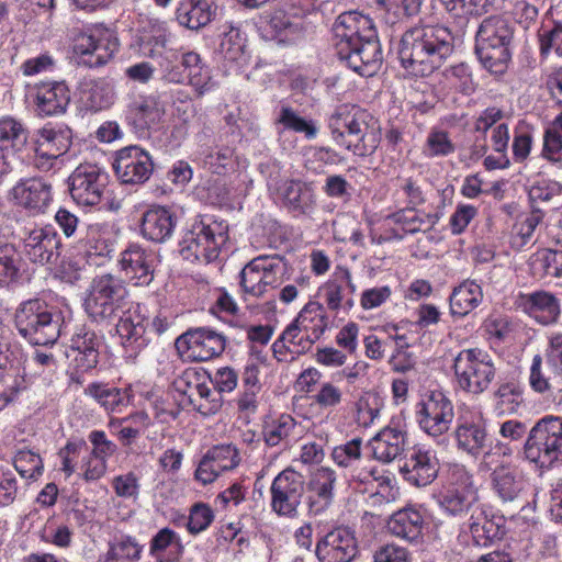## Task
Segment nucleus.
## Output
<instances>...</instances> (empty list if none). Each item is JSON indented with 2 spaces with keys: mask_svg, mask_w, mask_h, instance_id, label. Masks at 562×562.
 <instances>
[{
  "mask_svg": "<svg viewBox=\"0 0 562 562\" xmlns=\"http://www.w3.org/2000/svg\"><path fill=\"white\" fill-rule=\"evenodd\" d=\"M215 13L216 7L210 0H182L176 12L179 24L192 31L207 25Z\"/></svg>",
  "mask_w": 562,
  "mask_h": 562,
  "instance_id": "35",
  "label": "nucleus"
},
{
  "mask_svg": "<svg viewBox=\"0 0 562 562\" xmlns=\"http://www.w3.org/2000/svg\"><path fill=\"white\" fill-rule=\"evenodd\" d=\"M336 52L340 60L363 77H372L383 61L378 32L371 18L357 11L338 15L334 24Z\"/></svg>",
  "mask_w": 562,
  "mask_h": 562,
  "instance_id": "1",
  "label": "nucleus"
},
{
  "mask_svg": "<svg viewBox=\"0 0 562 562\" xmlns=\"http://www.w3.org/2000/svg\"><path fill=\"white\" fill-rule=\"evenodd\" d=\"M158 119V104L153 98H139L133 101L126 111L127 125L139 136L146 135L150 125Z\"/></svg>",
  "mask_w": 562,
  "mask_h": 562,
  "instance_id": "38",
  "label": "nucleus"
},
{
  "mask_svg": "<svg viewBox=\"0 0 562 562\" xmlns=\"http://www.w3.org/2000/svg\"><path fill=\"white\" fill-rule=\"evenodd\" d=\"M415 414L420 429L436 438L450 429L454 408L451 400L443 392L429 391L417 403Z\"/></svg>",
  "mask_w": 562,
  "mask_h": 562,
  "instance_id": "12",
  "label": "nucleus"
},
{
  "mask_svg": "<svg viewBox=\"0 0 562 562\" xmlns=\"http://www.w3.org/2000/svg\"><path fill=\"white\" fill-rule=\"evenodd\" d=\"M83 392L106 412H114L120 406H126L131 398L128 389H119L101 382L90 383Z\"/></svg>",
  "mask_w": 562,
  "mask_h": 562,
  "instance_id": "39",
  "label": "nucleus"
},
{
  "mask_svg": "<svg viewBox=\"0 0 562 562\" xmlns=\"http://www.w3.org/2000/svg\"><path fill=\"white\" fill-rule=\"evenodd\" d=\"M406 445V431L395 426L384 427L368 443L372 457L382 463H391L401 457Z\"/></svg>",
  "mask_w": 562,
  "mask_h": 562,
  "instance_id": "27",
  "label": "nucleus"
},
{
  "mask_svg": "<svg viewBox=\"0 0 562 562\" xmlns=\"http://www.w3.org/2000/svg\"><path fill=\"white\" fill-rule=\"evenodd\" d=\"M27 140V132L20 122L12 117L0 120V147L21 149Z\"/></svg>",
  "mask_w": 562,
  "mask_h": 562,
  "instance_id": "54",
  "label": "nucleus"
},
{
  "mask_svg": "<svg viewBox=\"0 0 562 562\" xmlns=\"http://www.w3.org/2000/svg\"><path fill=\"white\" fill-rule=\"evenodd\" d=\"M313 401L322 409H331L342 402L341 390L330 382L323 383L318 392L313 396Z\"/></svg>",
  "mask_w": 562,
  "mask_h": 562,
  "instance_id": "62",
  "label": "nucleus"
},
{
  "mask_svg": "<svg viewBox=\"0 0 562 562\" xmlns=\"http://www.w3.org/2000/svg\"><path fill=\"white\" fill-rule=\"evenodd\" d=\"M319 562H351L358 553L353 531L348 527H338L318 540L315 550Z\"/></svg>",
  "mask_w": 562,
  "mask_h": 562,
  "instance_id": "18",
  "label": "nucleus"
},
{
  "mask_svg": "<svg viewBox=\"0 0 562 562\" xmlns=\"http://www.w3.org/2000/svg\"><path fill=\"white\" fill-rule=\"evenodd\" d=\"M61 243L56 229L49 225L34 228L23 239V251L33 263H54L60 256Z\"/></svg>",
  "mask_w": 562,
  "mask_h": 562,
  "instance_id": "21",
  "label": "nucleus"
},
{
  "mask_svg": "<svg viewBox=\"0 0 562 562\" xmlns=\"http://www.w3.org/2000/svg\"><path fill=\"white\" fill-rule=\"evenodd\" d=\"M479 501L473 475L464 467H454L450 471L447 486L438 496L440 508L449 516L465 518L482 506Z\"/></svg>",
  "mask_w": 562,
  "mask_h": 562,
  "instance_id": "9",
  "label": "nucleus"
},
{
  "mask_svg": "<svg viewBox=\"0 0 562 562\" xmlns=\"http://www.w3.org/2000/svg\"><path fill=\"white\" fill-rule=\"evenodd\" d=\"M143 547L131 536L115 538L109 546L104 562H131L139 560Z\"/></svg>",
  "mask_w": 562,
  "mask_h": 562,
  "instance_id": "48",
  "label": "nucleus"
},
{
  "mask_svg": "<svg viewBox=\"0 0 562 562\" xmlns=\"http://www.w3.org/2000/svg\"><path fill=\"white\" fill-rule=\"evenodd\" d=\"M452 370L458 389L472 396L486 392L496 376L492 357L481 348L460 350L453 359Z\"/></svg>",
  "mask_w": 562,
  "mask_h": 562,
  "instance_id": "8",
  "label": "nucleus"
},
{
  "mask_svg": "<svg viewBox=\"0 0 562 562\" xmlns=\"http://www.w3.org/2000/svg\"><path fill=\"white\" fill-rule=\"evenodd\" d=\"M119 48V42L109 32L81 34L76 40L75 52L82 58V64L89 67L105 65Z\"/></svg>",
  "mask_w": 562,
  "mask_h": 562,
  "instance_id": "22",
  "label": "nucleus"
},
{
  "mask_svg": "<svg viewBox=\"0 0 562 562\" xmlns=\"http://www.w3.org/2000/svg\"><path fill=\"white\" fill-rule=\"evenodd\" d=\"M543 212L537 206L526 216L521 217L513 227L512 243L516 247H524L530 241L535 229L543 220Z\"/></svg>",
  "mask_w": 562,
  "mask_h": 562,
  "instance_id": "51",
  "label": "nucleus"
},
{
  "mask_svg": "<svg viewBox=\"0 0 562 562\" xmlns=\"http://www.w3.org/2000/svg\"><path fill=\"white\" fill-rule=\"evenodd\" d=\"M168 549H175V553L179 554L182 551L180 537L176 531L166 527L160 529L150 540L149 553L158 562H169L164 560V553Z\"/></svg>",
  "mask_w": 562,
  "mask_h": 562,
  "instance_id": "52",
  "label": "nucleus"
},
{
  "mask_svg": "<svg viewBox=\"0 0 562 562\" xmlns=\"http://www.w3.org/2000/svg\"><path fill=\"white\" fill-rule=\"evenodd\" d=\"M23 259L14 244H0V286H8L21 276Z\"/></svg>",
  "mask_w": 562,
  "mask_h": 562,
  "instance_id": "47",
  "label": "nucleus"
},
{
  "mask_svg": "<svg viewBox=\"0 0 562 562\" xmlns=\"http://www.w3.org/2000/svg\"><path fill=\"white\" fill-rule=\"evenodd\" d=\"M356 285L352 283L351 274L348 269H340L322 288L321 293L329 310L338 311L340 308H351L353 306L352 294Z\"/></svg>",
  "mask_w": 562,
  "mask_h": 562,
  "instance_id": "32",
  "label": "nucleus"
},
{
  "mask_svg": "<svg viewBox=\"0 0 562 562\" xmlns=\"http://www.w3.org/2000/svg\"><path fill=\"white\" fill-rule=\"evenodd\" d=\"M519 306L542 325L555 323L561 313L558 297L543 290L520 295Z\"/></svg>",
  "mask_w": 562,
  "mask_h": 562,
  "instance_id": "28",
  "label": "nucleus"
},
{
  "mask_svg": "<svg viewBox=\"0 0 562 562\" xmlns=\"http://www.w3.org/2000/svg\"><path fill=\"white\" fill-rule=\"evenodd\" d=\"M190 405L204 416L214 415L221 409L223 398L220 392L214 387L212 379L204 378L198 390L194 402Z\"/></svg>",
  "mask_w": 562,
  "mask_h": 562,
  "instance_id": "50",
  "label": "nucleus"
},
{
  "mask_svg": "<svg viewBox=\"0 0 562 562\" xmlns=\"http://www.w3.org/2000/svg\"><path fill=\"white\" fill-rule=\"evenodd\" d=\"M529 267L539 279L562 278V250L541 249L530 257Z\"/></svg>",
  "mask_w": 562,
  "mask_h": 562,
  "instance_id": "44",
  "label": "nucleus"
},
{
  "mask_svg": "<svg viewBox=\"0 0 562 562\" xmlns=\"http://www.w3.org/2000/svg\"><path fill=\"white\" fill-rule=\"evenodd\" d=\"M220 47L225 58L231 60L238 59L244 53L245 47L239 29L229 24L228 30L223 34Z\"/></svg>",
  "mask_w": 562,
  "mask_h": 562,
  "instance_id": "59",
  "label": "nucleus"
},
{
  "mask_svg": "<svg viewBox=\"0 0 562 562\" xmlns=\"http://www.w3.org/2000/svg\"><path fill=\"white\" fill-rule=\"evenodd\" d=\"M492 488L503 502H514L526 491L527 482L521 471L512 464L496 467L491 473Z\"/></svg>",
  "mask_w": 562,
  "mask_h": 562,
  "instance_id": "30",
  "label": "nucleus"
},
{
  "mask_svg": "<svg viewBox=\"0 0 562 562\" xmlns=\"http://www.w3.org/2000/svg\"><path fill=\"white\" fill-rule=\"evenodd\" d=\"M214 519L213 510L210 506L199 503L192 506L187 524L188 530L192 535H196L205 530Z\"/></svg>",
  "mask_w": 562,
  "mask_h": 562,
  "instance_id": "61",
  "label": "nucleus"
},
{
  "mask_svg": "<svg viewBox=\"0 0 562 562\" xmlns=\"http://www.w3.org/2000/svg\"><path fill=\"white\" fill-rule=\"evenodd\" d=\"M544 357L558 374L562 375V333H552L548 337Z\"/></svg>",
  "mask_w": 562,
  "mask_h": 562,
  "instance_id": "64",
  "label": "nucleus"
},
{
  "mask_svg": "<svg viewBox=\"0 0 562 562\" xmlns=\"http://www.w3.org/2000/svg\"><path fill=\"white\" fill-rule=\"evenodd\" d=\"M483 292L474 281L467 280L453 289L449 302L454 316H465L482 302Z\"/></svg>",
  "mask_w": 562,
  "mask_h": 562,
  "instance_id": "40",
  "label": "nucleus"
},
{
  "mask_svg": "<svg viewBox=\"0 0 562 562\" xmlns=\"http://www.w3.org/2000/svg\"><path fill=\"white\" fill-rule=\"evenodd\" d=\"M120 267L134 285H148L154 279L158 257L155 251L137 244L130 245L121 252Z\"/></svg>",
  "mask_w": 562,
  "mask_h": 562,
  "instance_id": "20",
  "label": "nucleus"
},
{
  "mask_svg": "<svg viewBox=\"0 0 562 562\" xmlns=\"http://www.w3.org/2000/svg\"><path fill=\"white\" fill-rule=\"evenodd\" d=\"M72 143V131L64 124H46L37 132L34 153L50 157L66 154Z\"/></svg>",
  "mask_w": 562,
  "mask_h": 562,
  "instance_id": "31",
  "label": "nucleus"
},
{
  "mask_svg": "<svg viewBox=\"0 0 562 562\" xmlns=\"http://www.w3.org/2000/svg\"><path fill=\"white\" fill-rule=\"evenodd\" d=\"M528 383L530 389L538 394H548L552 392V384L543 364V357L539 353L532 357L529 368Z\"/></svg>",
  "mask_w": 562,
  "mask_h": 562,
  "instance_id": "56",
  "label": "nucleus"
},
{
  "mask_svg": "<svg viewBox=\"0 0 562 562\" xmlns=\"http://www.w3.org/2000/svg\"><path fill=\"white\" fill-rule=\"evenodd\" d=\"M225 345L223 335L204 327L188 329L175 342L178 353L192 361H207L218 357L225 350Z\"/></svg>",
  "mask_w": 562,
  "mask_h": 562,
  "instance_id": "15",
  "label": "nucleus"
},
{
  "mask_svg": "<svg viewBox=\"0 0 562 562\" xmlns=\"http://www.w3.org/2000/svg\"><path fill=\"white\" fill-rule=\"evenodd\" d=\"M153 167L149 154L136 145L117 150L113 162L117 179L125 184L146 182L153 172Z\"/></svg>",
  "mask_w": 562,
  "mask_h": 562,
  "instance_id": "16",
  "label": "nucleus"
},
{
  "mask_svg": "<svg viewBox=\"0 0 562 562\" xmlns=\"http://www.w3.org/2000/svg\"><path fill=\"white\" fill-rule=\"evenodd\" d=\"M204 376L193 369L186 370L173 381L175 390L188 397L189 404L194 402L198 390L200 389Z\"/></svg>",
  "mask_w": 562,
  "mask_h": 562,
  "instance_id": "58",
  "label": "nucleus"
},
{
  "mask_svg": "<svg viewBox=\"0 0 562 562\" xmlns=\"http://www.w3.org/2000/svg\"><path fill=\"white\" fill-rule=\"evenodd\" d=\"M207 453L223 472L235 469L240 461L238 450L232 445L215 446Z\"/></svg>",
  "mask_w": 562,
  "mask_h": 562,
  "instance_id": "60",
  "label": "nucleus"
},
{
  "mask_svg": "<svg viewBox=\"0 0 562 562\" xmlns=\"http://www.w3.org/2000/svg\"><path fill=\"white\" fill-rule=\"evenodd\" d=\"M492 398L498 415H514L522 406L524 391L517 381H504L497 385Z\"/></svg>",
  "mask_w": 562,
  "mask_h": 562,
  "instance_id": "41",
  "label": "nucleus"
},
{
  "mask_svg": "<svg viewBox=\"0 0 562 562\" xmlns=\"http://www.w3.org/2000/svg\"><path fill=\"white\" fill-rule=\"evenodd\" d=\"M336 482V471L328 467H321L311 473L307 483L311 493L308 502L311 512L319 514L330 506Z\"/></svg>",
  "mask_w": 562,
  "mask_h": 562,
  "instance_id": "29",
  "label": "nucleus"
},
{
  "mask_svg": "<svg viewBox=\"0 0 562 562\" xmlns=\"http://www.w3.org/2000/svg\"><path fill=\"white\" fill-rule=\"evenodd\" d=\"M440 2L451 16L464 21L486 14L492 5L490 0H440Z\"/></svg>",
  "mask_w": 562,
  "mask_h": 562,
  "instance_id": "49",
  "label": "nucleus"
},
{
  "mask_svg": "<svg viewBox=\"0 0 562 562\" xmlns=\"http://www.w3.org/2000/svg\"><path fill=\"white\" fill-rule=\"evenodd\" d=\"M176 217L164 206H153L142 217V234L155 243L166 241L173 233Z\"/></svg>",
  "mask_w": 562,
  "mask_h": 562,
  "instance_id": "33",
  "label": "nucleus"
},
{
  "mask_svg": "<svg viewBox=\"0 0 562 562\" xmlns=\"http://www.w3.org/2000/svg\"><path fill=\"white\" fill-rule=\"evenodd\" d=\"M268 23L278 36H284L285 38L299 37L303 32L302 25L292 22L283 10L272 12L269 15Z\"/></svg>",
  "mask_w": 562,
  "mask_h": 562,
  "instance_id": "57",
  "label": "nucleus"
},
{
  "mask_svg": "<svg viewBox=\"0 0 562 562\" xmlns=\"http://www.w3.org/2000/svg\"><path fill=\"white\" fill-rule=\"evenodd\" d=\"M101 346L102 337L87 325H81L70 338L66 357L77 371L88 372L98 366Z\"/></svg>",
  "mask_w": 562,
  "mask_h": 562,
  "instance_id": "17",
  "label": "nucleus"
},
{
  "mask_svg": "<svg viewBox=\"0 0 562 562\" xmlns=\"http://www.w3.org/2000/svg\"><path fill=\"white\" fill-rule=\"evenodd\" d=\"M305 493V481L301 473L292 468L281 471L270 486L271 509L278 515L293 518Z\"/></svg>",
  "mask_w": 562,
  "mask_h": 562,
  "instance_id": "13",
  "label": "nucleus"
},
{
  "mask_svg": "<svg viewBox=\"0 0 562 562\" xmlns=\"http://www.w3.org/2000/svg\"><path fill=\"white\" fill-rule=\"evenodd\" d=\"M127 290L124 281L112 274L100 276L92 281L85 300V311L94 322L116 316L126 305Z\"/></svg>",
  "mask_w": 562,
  "mask_h": 562,
  "instance_id": "10",
  "label": "nucleus"
},
{
  "mask_svg": "<svg viewBox=\"0 0 562 562\" xmlns=\"http://www.w3.org/2000/svg\"><path fill=\"white\" fill-rule=\"evenodd\" d=\"M294 321L312 339H319L328 327V316L323 305L313 301L305 304Z\"/></svg>",
  "mask_w": 562,
  "mask_h": 562,
  "instance_id": "42",
  "label": "nucleus"
},
{
  "mask_svg": "<svg viewBox=\"0 0 562 562\" xmlns=\"http://www.w3.org/2000/svg\"><path fill=\"white\" fill-rule=\"evenodd\" d=\"M454 436L460 450L477 457L486 446L487 432L482 420H462L458 424Z\"/></svg>",
  "mask_w": 562,
  "mask_h": 562,
  "instance_id": "36",
  "label": "nucleus"
},
{
  "mask_svg": "<svg viewBox=\"0 0 562 562\" xmlns=\"http://www.w3.org/2000/svg\"><path fill=\"white\" fill-rule=\"evenodd\" d=\"M80 244L90 265H101L102 261H98V259L103 260L112 251L109 240L102 233V227L98 224L87 227L86 235L80 238Z\"/></svg>",
  "mask_w": 562,
  "mask_h": 562,
  "instance_id": "45",
  "label": "nucleus"
},
{
  "mask_svg": "<svg viewBox=\"0 0 562 562\" xmlns=\"http://www.w3.org/2000/svg\"><path fill=\"white\" fill-rule=\"evenodd\" d=\"M505 520L503 516H496L490 513L483 505L475 509L474 514L468 517L464 522L472 541L477 547H487L493 541L501 539L505 535Z\"/></svg>",
  "mask_w": 562,
  "mask_h": 562,
  "instance_id": "23",
  "label": "nucleus"
},
{
  "mask_svg": "<svg viewBox=\"0 0 562 562\" xmlns=\"http://www.w3.org/2000/svg\"><path fill=\"white\" fill-rule=\"evenodd\" d=\"M33 90L40 115L52 116L66 112L70 103V90L65 81L40 82Z\"/></svg>",
  "mask_w": 562,
  "mask_h": 562,
  "instance_id": "26",
  "label": "nucleus"
},
{
  "mask_svg": "<svg viewBox=\"0 0 562 562\" xmlns=\"http://www.w3.org/2000/svg\"><path fill=\"white\" fill-rule=\"evenodd\" d=\"M277 123L283 125L284 128L303 133L308 139L314 138L317 134V128L313 122L299 116L290 106H281Z\"/></svg>",
  "mask_w": 562,
  "mask_h": 562,
  "instance_id": "55",
  "label": "nucleus"
},
{
  "mask_svg": "<svg viewBox=\"0 0 562 562\" xmlns=\"http://www.w3.org/2000/svg\"><path fill=\"white\" fill-rule=\"evenodd\" d=\"M514 26L501 14L482 20L475 33V54L482 65L492 72H503L510 60Z\"/></svg>",
  "mask_w": 562,
  "mask_h": 562,
  "instance_id": "5",
  "label": "nucleus"
},
{
  "mask_svg": "<svg viewBox=\"0 0 562 562\" xmlns=\"http://www.w3.org/2000/svg\"><path fill=\"white\" fill-rule=\"evenodd\" d=\"M501 437L508 442L526 440L524 458L540 469H550L562 460V417L546 415L527 431L525 423L517 419L504 422L499 427Z\"/></svg>",
  "mask_w": 562,
  "mask_h": 562,
  "instance_id": "3",
  "label": "nucleus"
},
{
  "mask_svg": "<svg viewBox=\"0 0 562 562\" xmlns=\"http://www.w3.org/2000/svg\"><path fill=\"white\" fill-rule=\"evenodd\" d=\"M279 190L284 206L295 216L306 215L313 211L315 194L307 183L300 180H289Z\"/></svg>",
  "mask_w": 562,
  "mask_h": 562,
  "instance_id": "34",
  "label": "nucleus"
},
{
  "mask_svg": "<svg viewBox=\"0 0 562 562\" xmlns=\"http://www.w3.org/2000/svg\"><path fill=\"white\" fill-rule=\"evenodd\" d=\"M113 85L106 79L86 81L82 88V98L91 110L99 111L109 108L114 101Z\"/></svg>",
  "mask_w": 562,
  "mask_h": 562,
  "instance_id": "46",
  "label": "nucleus"
},
{
  "mask_svg": "<svg viewBox=\"0 0 562 562\" xmlns=\"http://www.w3.org/2000/svg\"><path fill=\"white\" fill-rule=\"evenodd\" d=\"M334 142L359 157L372 155L380 143L376 121L357 105H340L329 119Z\"/></svg>",
  "mask_w": 562,
  "mask_h": 562,
  "instance_id": "4",
  "label": "nucleus"
},
{
  "mask_svg": "<svg viewBox=\"0 0 562 562\" xmlns=\"http://www.w3.org/2000/svg\"><path fill=\"white\" fill-rule=\"evenodd\" d=\"M453 52L451 32L442 25H418L405 31L398 45L402 66L425 77L440 68Z\"/></svg>",
  "mask_w": 562,
  "mask_h": 562,
  "instance_id": "2",
  "label": "nucleus"
},
{
  "mask_svg": "<svg viewBox=\"0 0 562 562\" xmlns=\"http://www.w3.org/2000/svg\"><path fill=\"white\" fill-rule=\"evenodd\" d=\"M14 325L30 344L48 346L54 345L60 336L61 316L41 300H27L15 310Z\"/></svg>",
  "mask_w": 562,
  "mask_h": 562,
  "instance_id": "6",
  "label": "nucleus"
},
{
  "mask_svg": "<svg viewBox=\"0 0 562 562\" xmlns=\"http://www.w3.org/2000/svg\"><path fill=\"white\" fill-rule=\"evenodd\" d=\"M394 223L402 226V229L408 234H415L422 231L431 229L439 221L438 213H424L416 207L407 206L390 216Z\"/></svg>",
  "mask_w": 562,
  "mask_h": 562,
  "instance_id": "43",
  "label": "nucleus"
},
{
  "mask_svg": "<svg viewBox=\"0 0 562 562\" xmlns=\"http://www.w3.org/2000/svg\"><path fill=\"white\" fill-rule=\"evenodd\" d=\"M288 263L278 255H261L250 260L239 273L244 292L261 297L269 289H276L286 279Z\"/></svg>",
  "mask_w": 562,
  "mask_h": 562,
  "instance_id": "11",
  "label": "nucleus"
},
{
  "mask_svg": "<svg viewBox=\"0 0 562 562\" xmlns=\"http://www.w3.org/2000/svg\"><path fill=\"white\" fill-rule=\"evenodd\" d=\"M228 240V225L211 216L196 220L180 243V255L190 262L210 263Z\"/></svg>",
  "mask_w": 562,
  "mask_h": 562,
  "instance_id": "7",
  "label": "nucleus"
},
{
  "mask_svg": "<svg viewBox=\"0 0 562 562\" xmlns=\"http://www.w3.org/2000/svg\"><path fill=\"white\" fill-rule=\"evenodd\" d=\"M423 526L422 514L412 507L397 510L387 521V529L393 536L409 542L416 541L422 536Z\"/></svg>",
  "mask_w": 562,
  "mask_h": 562,
  "instance_id": "37",
  "label": "nucleus"
},
{
  "mask_svg": "<svg viewBox=\"0 0 562 562\" xmlns=\"http://www.w3.org/2000/svg\"><path fill=\"white\" fill-rule=\"evenodd\" d=\"M9 195L15 205L32 215L45 213L53 201L52 186L42 178L20 180Z\"/></svg>",
  "mask_w": 562,
  "mask_h": 562,
  "instance_id": "19",
  "label": "nucleus"
},
{
  "mask_svg": "<svg viewBox=\"0 0 562 562\" xmlns=\"http://www.w3.org/2000/svg\"><path fill=\"white\" fill-rule=\"evenodd\" d=\"M108 186V172L92 164L79 165L69 177L71 198L78 204L85 206L99 204Z\"/></svg>",
  "mask_w": 562,
  "mask_h": 562,
  "instance_id": "14",
  "label": "nucleus"
},
{
  "mask_svg": "<svg viewBox=\"0 0 562 562\" xmlns=\"http://www.w3.org/2000/svg\"><path fill=\"white\" fill-rule=\"evenodd\" d=\"M148 318L142 314L139 305L135 310L123 312L116 324V333L121 345L131 349V355L137 353L144 348L149 338L147 337Z\"/></svg>",
  "mask_w": 562,
  "mask_h": 562,
  "instance_id": "25",
  "label": "nucleus"
},
{
  "mask_svg": "<svg viewBox=\"0 0 562 562\" xmlns=\"http://www.w3.org/2000/svg\"><path fill=\"white\" fill-rule=\"evenodd\" d=\"M295 426L296 422L290 415H281L267 423L262 431L266 443L270 447L278 446L292 435Z\"/></svg>",
  "mask_w": 562,
  "mask_h": 562,
  "instance_id": "53",
  "label": "nucleus"
},
{
  "mask_svg": "<svg viewBox=\"0 0 562 562\" xmlns=\"http://www.w3.org/2000/svg\"><path fill=\"white\" fill-rule=\"evenodd\" d=\"M234 150L229 147H222L215 151L207 153L204 158V165L213 173H224L232 166Z\"/></svg>",
  "mask_w": 562,
  "mask_h": 562,
  "instance_id": "63",
  "label": "nucleus"
},
{
  "mask_svg": "<svg viewBox=\"0 0 562 562\" xmlns=\"http://www.w3.org/2000/svg\"><path fill=\"white\" fill-rule=\"evenodd\" d=\"M439 460L432 450L415 449L401 469L404 479L414 486L429 485L438 476Z\"/></svg>",
  "mask_w": 562,
  "mask_h": 562,
  "instance_id": "24",
  "label": "nucleus"
}]
</instances>
